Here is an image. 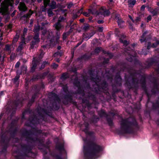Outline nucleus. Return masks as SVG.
<instances>
[{
    "label": "nucleus",
    "instance_id": "nucleus-49",
    "mask_svg": "<svg viewBox=\"0 0 159 159\" xmlns=\"http://www.w3.org/2000/svg\"><path fill=\"white\" fill-rule=\"evenodd\" d=\"M63 91L65 92H66L68 91V87L66 85H64L62 87Z\"/></svg>",
    "mask_w": 159,
    "mask_h": 159
},
{
    "label": "nucleus",
    "instance_id": "nucleus-6",
    "mask_svg": "<svg viewBox=\"0 0 159 159\" xmlns=\"http://www.w3.org/2000/svg\"><path fill=\"white\" fill-rule=\"evenodd\" d=\"M140 78V80L133 79V85L135 87L136 85L139 86L140 84L141 86L143 87L144 90H145L146 77L144 76H141Z\"/></svg>",
    "mask_w": 159,
    "mask_h": 159
},
{
    "label": "nucleus",
    "instance_id": "nucleus-40",
    "mask_svg": "<svg viewBox=\"0 0 159 159\" xmlns=\"http://www.w3.org/2000/svg\"><path fill=\"white\" fill-rule=\"evenodd\" d=\"M60 34L58 32H57L56 33V42L58 43L59 42V39L60 38Z\"/></svg>",
    "mask_w": 159,
    "mask_h": 159
},
{
    "label": "nucleus",
    "instance_id": "nucleus-64",
    "mask_svg": "<svg viewBox=\"0 0 159 159\" xmlns=\"http://www.w3.org/2000/svg\"><path fill=\"white\" fill-rule=\"evenodd\" d=\"M157 73L158 76H159V64L158 65V68L156 69Z\"/></svg>",
    "mask_w": 159,
    "mask_h": 159
},
{
    "label": "nucleus",
    "instance_id": "nucleus-27",
    "mask_svg": "<svg viewBox=\"0 0 159 159\" xmlns=\"http://www.w3.org/2000/svg\"><path fill=\"white\" fill-rule=\"evenodd\" d=\"M150 12L152 15L153 16H155L157 15L158 11L157 9H152L150 11Z\"/></svg>",
    "mask_w": 159,
    "mask_h": 159
},
{
    "label": "nucleus",
    "instance_id": "nucleus-33",
    "mask_svg": "<svg viewBox=\"0 0 159 159\" xmlns=\"http://www.w3.org/2000/svg\"><path fill=\"white\" fill-rule=\"evenodd\" d=\"M19 34L16 33L15 37L14 38L13 40V43H16L18 40L19 37Z\"/></svg>",
    "mask_w": 159,
    "mask_h": 159
},
{
    "label": "nucleus",
    "instance_id": "nucleus-45",
    "mask_svg": "<svg viewBox=\"0 0 159 159\" xmlns=\"http://www.w3.org/2000/svg\"><path fill=\"white\" fill-rule=\"evenodd\" d=\"M15 104L16 106L17 107L19 106L20 105H21L22 102H20L19 101H16L15 102Z\"/></svg>",
    "mask_w": 159,
    "mask_h": 159
},
{
    "label": "nucleus",
    "instance_id": "nucleus-10",
    "mask_svg": "<svg viewBox=\"0 0 159 159\" xmlns=\"http://www.w3.org/2000/svg\"><path fill=\"white\" fill-rule=\"evenodd\" d=\"M134 52V51L133 50H130V48H126L125 49V54L127 56H129V57H127L126 59L128 61L130 62H132L133 61V59L136 56V55H134V56L132 55L131 53Z\"/></svg>",
    "mask_w": 159,
    "mask_h": 159
},
{
    "label": "nucleus",
    "instance_id": "nucleus-7",
    "mask_svg": "<svg viewBox=\"0 0 159 159\" xmlns=\"http://www.w3.org/2000/svg\"><path fill=\"white\" fill-rule=\"evenodd\" d=\"M39 119H37L36 115H34L32 117H30L29 120L25 123V125L27 126H30L33 127V125L35 126L39 123Z\"/></svg>",
    "mask_w": 159,
    "mask_h": 159
},
{
    "label": "nucleus",
    "instance_id": "nucleus-9",
    "mask_svg": "<svg viewBox=\"0 0 159 159\" xmlns=\"http://www.w3.org/2000/svg\"><path fill=\"white\" fill-rule=\"evenodd\" d=\"M40 41L39 34L38 33L35 34L33 37V40L30 44V49H33L38 47L37 45L39 43Z\"/></svg>",
    "mask_w": 159,
    "mask_h": 159
},
{
    "label": "nucleus",
    "instance_id": "nucleus-19",
    "mask_svg": "<svg viewBox=\"0 0 159 159\" xmlns=\"http://www.w3.org/2000/svg\"><path fill=\"white\" fill-rule=\"evenodd\" d=\"M154 59L153 58H150L148 59L147 64V66L146 67V68H148L153 63Z\"/></svg>",
    "mask_w": 159,
    "mask_h": 159
},
{
    "label": "nucleus",
    "instance_id": "nucleus-43",
    "mask_svg": "<svg viewBox=\"0 0 159 159\" xmlns=\"http://www.w3.org/2000/svg\"><path fill=\"white\" fill-rule=\"evenodd\" d=\"M58 66V65L57 64H56L55 63H52L51 66L52 67L53 69H56Z\"/></svg>",
    "mask_w": 159,
    "mask_h": 159
},
{
    "label": "nucleus",
    "instance_id": "nucleus-52",
    "mask_svg": "<svg viewBox=\"0 0 159 159\" xmlns=\"http://www.w3.org/2000/svg\"><path fill=\"white\" fill-rule=\"evenodd\" d=\"M83 14L84 16L86 17H89V12H84L83 13Z\"/></svg>",
    "mask_w": 159,
    "mask_h": 159
},
{
    "label": "nucleus",
    "instance_id": "nucleus-39",
    "mask_svg": "<svg viewBox=\"0 0 159 159\" xmlns=\"http://www.w3.org/2000/svg\"><path fill=\"white\" fill-rule=\"evenodd\" d=\"M21 147L25 149L26 150H27L29 148H30V150H31V147L29 146V145H21Z\"/></svg>",
    "mask_w": 159,
    "mask_h": 159
},
{
    "label": "nucleus",
    "instance_id": "nucleus-44",
    "mask_svg": "<svg viewBox=\"0 0 159 159\" xmlns=\"http://www.w3.org/2000/svg\"><path fill=\"white\" fill-rule=\"evenodd\" d=\"M158 44H159V41H157L156 43L152 44V47L154 48H156Z\"/></svg>",
    "mask_w": 159,
    "mask_h": 159
},
{
    "label": "nucleus",
    "instance_id": "nucleus-15",
    "mask_svg": "<svg viewBox=\"0 0 159 159\" xmlns=\"http://www.w3.org/2000/svg\"><path fill=\"white\" fill-rule=\"evenodd\" d=\"M115 19L118 23V25L120 28L123 27L122 24L124 23V21L120 18L118 15H116L115 16Z\"/></svg>",
    "mask_w": 159,
    "mask_h": 159
},
{
    "label": "nucleus",
    "instance_id": "nucleus-25",
    "mask_svg": "<svg viewBox=\"0 0 159 159\" xmlns=\"http://www.w3.org/2000/svg\"><path fill=\"white\" fill-rule=\"evenodd\" d=\"M19 75H17L15 77L12 79L14 83L17 85H18L19 84L18 80L19 78Z\"/></svg>",
    "mask_w": 159,
    "mask_h": 159
},
{
    "label": "nucleus",
    "instance_id": "nucleus-17",
    "mask_svg": "<svg viewBox=\"0 0 159 159\" xmlns=\"http://www.w3.org/2000/svg\"><path fill=\"white\" fill-rule=\"evenodd\" d=\"M22 42L20 43L19 46L17 49V51H20L22 50L23 47V46L25 44V43L24 41V40H23V39H22Z\"/></svg>",
    "mask_w": 159,
    "mask_h": 159
},
{
    "label": "nucleus",
    "instance_id": "nucleus-42",
    "mask_svg": "<svg viewBox=\"0 0 159 159\" xmlns=\"http://www.w3.org/2000/svg\"><path fill=\"white\" fill-rule=\"evenodd\" d=\"M48 64V62L46 61H44L41 65L40 69H43L44 68V67H45V65Z\"/></svg>",
    "mask_w": 159,
    "mask_h": 159
},
{
    "label": "nucleus",
    "instance_id": "nucleus-12",
    "mask_svg": "<svg viewBox=\"0 0 159 159\" xmlns=\"http://www.w3.org/2000/svg\"><path fill=\"white\" fill-rule=\"evenodd\" d=\"M0 13L2 15L5 16H8V5L5 3H2L1 5V8L0 9Z\"/></svg>",
    "mask_w": 159,
    "mask_h": 159
},
{
    "label": "nucleus",
    "instance_id": "nucleus-61",
    "mask_svg": "<svg viewBox=\"0 0 159 159\" xmlns=\"http://www.w3.org/2000/svg\"><path fill=\"white\" fill-rule=\"evenodd\" d=\"M83 42V40H82V41L80 42H79L76 45V46H75V48H76L78 46H79L80 45V44H82V42Z\"/></svg>",
    "mask_w": 159,
    "mask_h": 159
},
{
    "label": "nucleus",
    "instance_id": "nucleus-38",
    "mask_svg": "<svg viewBox=\"0 0 159 159\" xmlns=\"http://www.w3.org/2000/svg\"><path fill=\"white\" fill-rule=\"evenodd\" d=\"M89 25L87 24H86L83 26V30L84 31H86L89 29Z\"/></svg>",
    "mask_w": 159,
    "mask_h": 159
},
{
    "label": "nucleus",
    "instance_id": "nucleus-34",
    "mask_svg": "<svg viewBox=\"0 0 159 159\" xmlns=\"http://www.w3.org/2000/svg\"><path fill=\"white\" fill-rule=\"evenodd\" d=\"M28 30L26 28H24V29L23 35L22 36V39H23V40H25V36Z\"/></svg>",
    "mask_w": 159,
    "mask_h": 159
},
{
    "label": "nucleus",
    "instance_id": "nucleus-47",
    "mask_svg": "<svg viewBox=\"0 0 159 159\" xmlns=\"http://www.w3.org/2000/svg\"><path fill=\"white\" fill-rule=\"evenodd\" d=\"M32 14V12H31L30 14L28 13L27 14L24 15L22 16V17L26 18H29L30 17V16Z\"/></svg>",
    "mask_w": 159,
    "mask_h": 159
},
{
    "label": "nucleus",
    "instance_id": "nucleus-26",
    "mask_svg": "<svg viewBox=\"0 0 159 159\" xmlns=\"http://www.w3.org/2000/svg\"><path fill=\"white\" fill-rule=\"evenodd\" d=\"M120 42L123 44V45L126 47L129 44V43L126 40H123L121 38L120 39Z\"/></svg>",
    "mask_w": 159,
    "mask_h": 159
},
{
    "label": "nucleus",
    "instance_id": "nucleus-46",
    "mask_svg": "<svg viewBox=\"0 0 159 159\" xmlns=\"http://www.w3.org/2000/svg\"><path fill=\"white\" fill-rule=\"evenodd\" d=\"M101 49V48L98 47L96 48L94 51V53H99Z\"/></svg>",
    "mask_w": 159,
    "mask_h": 159
},
{
    "label": "nucleus",
    "instance_id": "nucleus-32",
    "mask_svg": "<svg viewBox=\"0 0 159 159\" xmlns=\"http://www.w3.org/2000/svg\"><path fill=\"white\" fill-rule=\"evenodd\" d=\"M69 77V75L67 73H64L62 74L61 76V79L62 80H64L66 79Z\"/></svg>",
    "mask_w": 159,
    "mask_h": 159
},
{
    "label": "nucleus",
    "instance_id": "nucleus-57",
    "mask_svg": "<svg viewBox=\"0 0 159 159\" xmlns=\"http://www.w3.org/2000/svg\"><path fill=\"white\" fill-rule=\"evenodd\" d=\"M20 62L19 61H18L17 62L16 64L15 65V66L16 68H18L20 65Z\"/></svg>",
    "mask_w": 159,
    "mask_h": 159
},
{
    "label": "nucleus",
    "instance_id": "nucleus-23",
    "mask_svg": "<svg viewBox=\"0 0 159 159\" xmlns=\"http://www.w3.org/2000/svg\"><path fill=\"white\" fill-rule=\"evenodd\" d=\"M37 96V93H35L33 95L32 98L28 103V105H31V104L34 102V99Z\"/></svg>",
    "mask_w": 159,
    "mask_h": 159
},
{
    "label": "nucleus",
    "instance_id": "nucleus-31",
    "mask_svg": "<svg viewBox=\"0 0 159 159\" xmlns=\"http://www.w3.org/2000/svg\"><path fill=\"white\" fill-rule=\"evenodd\" d=\"M11 46L8 45L7 44L6 45L4 50L5 51L8 52L9 53H11V48H10Z\"/></svg>",
    "mask_w": 159,
    "mask_h": 159
},
{
    "label": "nucleus",
    "instance_id": "nucleus-16",
    "mask_svg": "<svg viewBox=\"0 0 159 159\" xmlns=\"http://www.w3.org/2000/svg\"><path fill=\"white\" fill-rule=\"evenodd\" d=\"M85 128L84 130V131L85 133L88 135L90 136H92L93 135V132H89L88 131L89 124H85Z\"/></svg>",
    "mask_w": 159,
    "mask_h": 159
},
{
    "label": "nucleus",
    "instance_id": "nucleus-50",
    "mask_svg": "<svg viewBox=\"0 0 159 159\" xmlns=\"http://www.w3.org/2000/svg\"><path fill=\"white\" fill-rule=\"evenodd\" d=\"M142 54L144 55H146L147 54V51L146 49L144 50L143 49L142 51Z\"/></svg>",
    "mask_w": 159,
    "mask_h": 159
},
{
    "label": "nucleus",
    "instance_id": "nucleus-55",
    "mask_svg": "<svg viewBox=\"0 0 159 159\" xmlns=\"http://www.w3.org/2000/svg\"><path fill=\"white\" fill-rule=\"evenodd\" d=\"M76 25L75 24V25H73L71 26V27H70V32H72L73 31V30L75 28V26Z\"/></svg>",
    "mask_w": 159,
    "mask_h": 159
},
{
    "label": "nucleus",
    "instance_id": "nucleus-56",
    "mask_svg": "<svg viewBox=\"0 0 159 159\" xmlns=\"http://www.w3.org/2000/svg\"><path fill=\"white\" fill-rule=\"evenodd\" d=\"M78 13H76V14H74L73 16V19L74 20L75 19L77 18V17H78V15H77V14Z\"/></svg>",
    "mask_w": 159,
    "mask_h": 159
},
{
    "label": "nucleus",
    "instance_id": "nucleus-41",
    "mask_svg": "<svg viewBox=\"0 0 159 159\" xmlns=\"http://www.w3.org/2000/svg\"><path fill=\"white\" fill-rule=\"evenodd\" d=\"M107 120L108 123L109 125L110 126H111L112 125V120L111 119L107 118Z\"/></svg>",
    "mask_w": 159,
    "mask_h": 159
},
{
    "label": "nucleus",
    "instance_id": "nucleus-62",
    "mask_svg": "<svg viewBox=\"0 0 159 159\" xmlns=\"http://www.w3.org/2000/svg\"><path fill=\"white\" fill-rule=\"evenodd\" d=\"M73 5V4L72 3H70L69 4L67 8H68L70 9L72 6Z\"/></svg>",
    "mask_w": 159,
    "mask_h": 159
},
{
    "label": "nucleus",
    "instance_id": "nucleus-58",
    "mask_svg": "<svg viewBox=\"0 0 159 159\" xmlns=\"http://www.w3.org/2000/svg\"><path fill=\"white\" fill-rule=\"evenodd\" d=\"M63 40L66 39L67 37V34L66 33H64L63 34Z\"/></svg>",
    "mask_w": 159,
    "mask_h": 159
},
{
    "label": "nucleus",
    "instance_id": "nucleus-36",
    "mask_svg": "<svg viewBox=\"0 0 159 159\" xmlns=\"http://www.w3.org/2000/svg\"><path fill=\"white\" fill-rule=\"evenodd\" d=\"M47 12L49 17H51L53 15V12H52V10L50 9H49L48 10Z\"/></svg>",
    "mask_w": 159,
    "mask_h": 159
},
{
    "label": "nucleus",
    "instance_id": "nucleus-51",
    "mask_svg": "<svg viewBox=\"0 0 159 159\" xmlns=\"http://www.w3.org/2000/svg\"><path fill=\"white\" fill-rule=\"evenodd\" d=\"M65 19V18L64 17L60 16L58 18V21L59 22H61Z\"/></svg>",
    "mask_w": 159,
    "mask_h": 159
},
{
    "label": "nucleus",
    "instance_id": "nucleus-8",
    "mask_svg": "<svg viewBox=\"0 0 159 159\" xmlns=\"http://www.w3.org/2000/svg\"><path fill=\"white\" fill-rule=\"evenodd\" d=\"M44 54V53L43 51H41L39 57V60H37L35 57H33V60L32 61V66L31 68V71L33 72L35 70L37 65L39 64V61H40V59L42 58Z\"/></svg>",
    "mask_w": 159,
    "mask_h": 159
},
{
    "label": "nucleus",
    "instance_id": "nucleus-28",
    "mask_svg": "<svg viewBox=\"0 0 159 159\" xmlns=\"http://www.w3.org/2000/svg\"><path fill=\"white\" fill-rule=\"evenodd\" d=\"M40 27L39 25H37V26H36L34 29V32L36 33L35 34L38 33L39 34V32L40 30Z\"/></svg>",
    "mask_w": 159,
    "mask_h": 159
},
{
    "label": "nucleus",
    "instance_id": "nucleus-29",
    "mask_svg": "<svg viewBox=\"0 0 159 159\" xmlns=\"http://www.w3.org/2000/svg\"><path fill=\"white\" fill-rule=\"evenodd\" d=\"M115 80L117 82H121V79L119 73H117L116 74L115 77Z\"/></svg>",
    "mask_w": 159,
    "mask_h": 159
},
{
    "label": "nucleus",
    "instance_id": "nucleus-1",
    "mask_svg": "<svg viewBox=\"0 0 159 159\" xmlns=\"http://www.w3.org/2000/svg\"><path fill=\"white\" fill-rule=\"evenodd\" d=\"M84 141V159H95L100 156V152L103 149V148L96 144L93 142L88 140L82 138Z\"/></svg>",
    "mask_w": 159,
    "mask_h": 159
},
{
    "label": "nucleus",
    "instance_id": "nucleus-22",
    "mask_svg": "<svg viewBox=\"0 0 159 159\" xmlns=\"http://www.w3.org/2000/svg\"><path fill=\"white\" fill-rule=\"evenodd\" d=\"M88 11L89 13H91L93 15H98V12L94 9H89L88 10Z\"/></svg>",
    "mask_w": 159,
    "mask_h": 159
},
{
    "label": "nucleus",
    "instance_id": "nucleus-54",
    "mask_svg": "<svg viewBox=\"0 0 159 159\" xmlns=\"http://www.w3.org/2000/svg\"><path fill=\"white\" fill-rule=\"evenodd\" d=\"M152 47V45L151 44L150 42H148L147 46V49L148 50L150 49Z\"/></svg>",
    "mask_w": 159,
    "mask_h": 159
},
{
    "label": "nucleus",
    "instance_id": "nucleus-13",
    "mask_svg": "<svg viewBox=\"0 0 159 159\" xmlns=\"http://www.w3.org/2000/svg\"><path fill=\"white\" fill-rule=\"evenodd\" d=\"M57 31H59L64 28V26L61 25L59 22H57L53 25Z\"/></svg>",
    "mask_w": 159,
    "mask_h": 159
},
{
    "label": "nucleus",
    "instance_id": "nucleus-20",
    "mask_svg": "<svg viewBox=\"0 0 159 159\" xmlns=\"http://www.w3.org/2000/svg\"><path fill=\"white\" fill-rule=\"evenodd\" d=\"M148 33V32L147 31H145L142 34L141 36V38L142 39H140V41L141 43H143L144 42H146V39L145 38V35Z\"/></svg>",
    "mask_w": 159,
    "mask_h": 159
},
{
    "label": "nucleus",
    "instance_id": "nucleus-53",
    "mask_svg": "<svg viewBox=\"0 0 159 159\" xmlns=\"http://www.w3.org/2000/svg\"><path fill=\"white\" fill-rule=\"evenodd\" d=\"M55 157L56 159H62L61 154L56 155Z\"/></svg>",
    "mask_w": 159,
    "mask_h": 159
},
{
    "label": "nucleus",
    "instance_id": "nucleus-5",
    "mask_svg": "<svg viewBox=\"0 0 159 159\" xmlns=\"http://www.w3.org/2000/svg\"><path fill=\"white\" fill-rule=\"evenodd\" d=\"M54 36L52 31H47L46 30H43L42 32L41 35V39L44 40L47 39V41L49 42L50 45L53 43L54 40Z\"/></svg>",
    "mask_w": 159,
    "mask_h": 159
},
{
    "label": "nucleus",
    "instance_id": "nucleus-14",
    "mask_svg": "<svg viewBox=\"0 0 159 159\" xmlns=\"http://www.w3.org/2000/svg\"><path fill=\"white\" fill-rule=\"evenodd\" d=\"M18 8L19 10L22 12H25L27 10V7L24 3L20 2Z\"/></svg>",
    "mask_w": 159,
    "mask_h": 159
},
{
    "label": "nucleus",
    "instance_id": "nucleus-37",
    "mask_svg": "<svg viewBox=\"0 0 159 159\" xmlns=\"http://www.w3.org/2000/svg\"><path fill=\"white\" fill-rule=\"evenodd\" d=\"M83 38L82 39V40H83V41H84V40H85L87 41L90 38H89V36H88V34L85 35V34H83Z\"/></svg>",
    "mask_w": 159,
    "mask_h": 159
},
{
    "label": "nucleus",
    "instance_id": "nucleus-2",
    "mask_svg": "<svg viewBox=\"0 0 159 159\" xmlns=\"http://www.w3.org/2000/svg\"><path fill=\"white\" fill-rule=\"evenodd\" d=\"M91 77V84H92L91 87L92 91L95 93H100V92H103L104 90L107 89V84L106 82L102 80L101 78L99 77L98 73L96 71H90Z\"/></svg>",
    "mask_w": 159,
    "mask_h": 159
},
{
    "label": "nucleus",
    "instance_id": "nucleus-60",
    "mask_svg": "<svg viewBox=\"0 0 159 159\" xmlns=\"http://www.w3.org/2000/svg\"><path fill=\"white\" fill-rule=\"evenodd\" d=\"M145 7L146 6L144 5L142 6L140 8L141 10L142 11H144L145 9Z\"/></svg>",
    "mask_w": 159,
    "mask_h": 159
},
{
    "label": "nucleus",
    "instance_id": "nucleus-21",
    "mask_svg": "<svg viewBox=\"0 0 159 159\" xmlns=\"http://www.w3.org/2000/svg\"><path fill=\"white\" fill-rule=\"evenodd\" d=\"M56 148L60 151H62L64 149L63 145L62 144H57L56 146Z\"/></svg>",
    "mask_w": 159,
    "mask_h": 159
},
{
    "label": "nucleus",
    "instance_id": "nucleus-63",
    "mask_svg": "<svg viewBox=\"0 0 159 159\" xmlns=\"http://www.w3.org/2000/svg\"><path fill=\"white\" fill-rule=\"evenodd\" d=\"M41 9L42 11L45 12L46 11V7L43 6L42 7Z\"/></svg>",
    "mask_w": 159,
    "mask_h": 159
},
{
    "label": "nucleus",
    "instance_id": "nucleus-4",
    "mask_svg": "<svg viewBox=\"0 0 159 159\" xmlns=\"http://www.w3.org/2000/svg\"><path fill=\"white\" fill-rule=\"evenodd\" d=\"M120 128L123 133H131L132 132V127L137 125L135 119L132 117L122 119L120 122Z\"/></svg>",
    "mask_w": 159,
    "mask_h": 159
},
{
    "label": "nucleus",
    "instance_id": "nucleus-24",
    "mask_svg": "<svg viewBox=\"0 0 159 159\" xmlns=\"http://www.w3.org/2000/svg\"><path fill=\"white\" fill-rule=\"evenodd\" d=\"M50 7L52 9H56L57 7L56 2L53 0L52 1L50 5Z\"/></svg>",
    "mask_w": 159,
    "mask_h": 159
},
{
    "label": "nucleus",
    "instance_id": "nucleus-59",
    "mask_svg": "<svg viewBox=\"0 0 159 159\" xmlns=\"http://www.w3.org/2000/svg\"><path fill=\"white\" fill-rule=\"evenodd\" d=\"M49 22H42L41 23V25H42V26H44L45 25H47V24H49Z\"/></svg>",
    "mask_w": 159,
    "mask_h": 159
},
{
    "label": "nucleus",
    "instance_id": "nucleus-3",
    "mask_svg": "<svg viewBox=\"0 0 159 159\" xmlns=\"http://www.w3.org/2000/svg\"><path fill=\"white\" fill-rule=\"evenodd\" d=\"M42 131L41 130H38L37 129H33L32 130L26 131L25 133L23 135L26 138V141L29 143L31 144L34 143H40L43 145L44 140H40L37 138V135L38 133H40Z\"/></svg>",
    "mask_w": 159,
    "mask_h": 159
},
{
    "label": "nucleus",
    "instance_id": "nucleus-30",
    "mask_svg": "<svg viewBox=\"0 0 159 159\" xmlns=\"http://www.w3.org/2000/svg\"><path fill=\"white\" fill-rule=\"evenodd\" d=\"M99 114L100 116L103 117H107V114L106 113L105 111L103 110H101L99 112Z\"/></svg>",
    "mask_w": 159,
    "mask_h": 159
},
{
    "label": "nucleus",
    "instance_id": "nucleus-35",
    "mask_svg": "<svg viewBox=\"0 0 159 159\" xmlns=\"http://www.w3.org/2000/svg\"><path fill=\"white\" fill-rule=\"evenodd\" d=\"M30 111L29 110H25L22 113V118H24L25 115L27 114L30 116Z\"/></svg>",
    "mask_w": 159,
    "mask_h": 159
},
{
    "label": "nucleus",
    "instance_id": "nucleus-48",
    "mask_svg": "<svg viewBox=\"0 0 159 159\" xmlns=\"http://www.w3.org/2000/svg\"><path fill=\"white\" fill-rule=\"evenodd\" d=\"M104 14L105 16H108L110 14V12L108 10H106L104 11Z\"/></svg>",
    "mask_w": 159,
    "mask_h": 159
},
{
    "label": "nucleus",
    "instance_id": "nucleus-11",
    "mask_svg": "<svg viewBox=\"0 0 159 159\" xmlns=\"http://www.w3.org/2000/svg\"><path fill=\"white\" fill-rule=\"evenodd\" d=\"M77 78L75 79V81L74 83L75 86H76L78 88L77 93L81 94L82 96L84 95V93L83 91V87L81 85L80 82L77 80Z\"/></svg>",
    "mask_w": 159,
    "mask_h": 159
},
{
    "label": "nucleus",
    "instance_id": "nucleus-18",
    "mask_svg": "<svg viewBox=\"0 0 159 159\" xmlns=\"http://www.w3.org/2000/svg\"><path fill=\"white\" fill-rule=\"evenodd\" d=\"M127 2L129 7H133L135 5L136 1L135 0H128Z\"/></svg>",
    "mask_w": 159,
    "mask_h": 159
}]
</instances>
